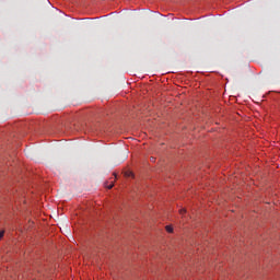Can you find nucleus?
<instances>
[{
    "mask_svg": "<svg viewBox=\"0 0 280 280\" xmlns=\"http://www.w3.org/2000/svg\"><path fill=\"white\" fill-rule=\"evenodd\" d=\"M4 232H0V240L3 237Z\"/></svg>",
    "mask_w": 280,
    "mask_h": 280,
    "instance_id": "nucleus-4",
    "label": "nucleus"
},
{
    "mask_svg": "<svg viewBox=\"0 0 280 280\" xmlns=\"http://www.w3.org/2000/svg\"><path fill=\"white\" fill-rule=\"evenodd\" d=\"M166 231H167V233H173L174 229L171 225H167L166 226Z\"/></svg>",
    "mask_w": 280,
    "mask_h": 280,
    "instance_id": "nucleus-2",
    "label": "nucleus"
},
{
    "mask_svg": "<svg viewBox=\"0 0 280 280\" xmlns=\"http://www.w3.org/2000/svg\"><path fill=\"white\" fill-rule=\"evenodd\" d=\"M186 212H187V210H185V209L179 210L180 215H184V213H186Z\"/></svg>",
    "mask_w": 280,
    "mask_h": 280,
    "instance_id": "nucleus-3",
    "label": "nucleus"
},
{
    "mask_svg": "<svg viewBox=\"0 0 280 280\" xmlns=\"http://www.w3.org/2000/svg\"><path fill=\"white\" fill-rule=\"evenodd\" d=\"M105 187H106L107 189H113V187H115V184L112 183V184L108 185V183H105Z\"/></svg>",
    "mask_w": 280,
    "mask_h": 280,
    "instance_id": "nucleus-1",
    "label": "nucleus"
},
{
    "mask_svg": "<svg viewBox=\"0 0 280 280\" xmlns=\"http://www.w3.org/2000/svg\"><path fill=\"white\" fill-rule=\"evenodd\" d=\"M151 161H154V158H151Z\"/></svg>",
    "mask_w": 280,
    "mask_h": 280,
    "instance_id": "nucleus-5",
    "label": "nucleus"
}]
</instances>
